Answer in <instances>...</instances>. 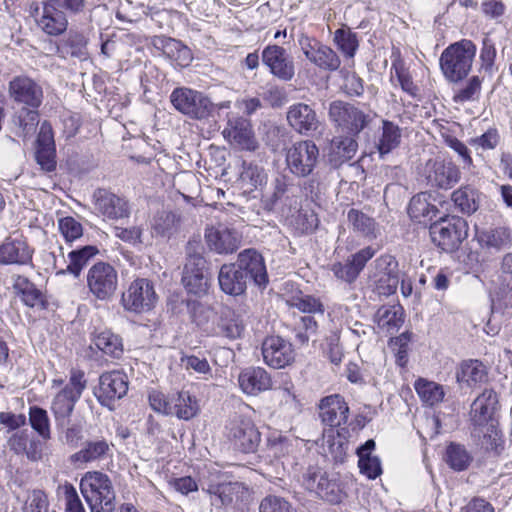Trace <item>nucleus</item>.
Instances as JSON below:
<instances>
[{"mask_svg":"<svg viewBox=\"0 0 512 512\" xmlns=\"http://www.w3.org/2000/svg\"><path fill=\"white\" fill-rule=\"evenodd\" d=\"M264 362L275 369L284 368L294 360L292 344L280 336H268L262 343Z\"/></svg>","mask_w":512,"mask_h":512,"instance_id":"a211bd4d","label":"nucleus"},{"mask_svg":"<svg viewBox=\"0 0 512 512\" xmlns=\"http://www.w3.org/2000/svg\"><path fill=\"white\" fill-rule=\"evenodd\" d=\"M96 210L107 219H121L129 216L128 202L109 191L98 189L94 193Z\"/></svg>","mask_w":512,"mask_h":512,"instance_id":"5701e85b","label":"nucleus"},{"mask_svg":"<svg viewBox=\"0 0 512 512\" xmlns=\"http://www.w3.org/2000/svg\"><path fill=\"white\" fill-rule=\"evenodd\" d=\"M173 107L192 119H204L212 111L213 104L203 93L187 88H175L170 95Z\"/></svg>","mask_w":512,"mask_h":512,"instance_id":"39448f33","label":"nucleus"},{"mask_svg":"<svg viewBox=\"0 0 512 512\" xmlns=\"http://www.w3.org/2000/svg\"><path fill=\"white\" fill-rule=\"evenodd\" d=\"M476 51V45L469 39H462L445 48L439 64L446 80L457 83L466 78L471 71Z\"/></svg>","mask_w":512,"mask_h":512,"instance_id":"f257e3e1","label":"nucleus"},{"mask_svg":"<svg viewBox=\"0 0 512 512\" xmlns=\"http://www.w3.org/2000/svg\"><path fill=\"white\" fill-rule=\"evenodd\" d=\"M197 243H188L187 261L183 269L182 283L189 293L201 295L206 293L208 278L206 276V260L198 251Z\"/></svg>","mask_w":512,"mask_h":512,"instance_id":"423d86ee","label":"nucleus"},{"mask_svg":"<svg viewBox=\"0 0 512 512\" xmlns=\"http://www.w3.org/2000/svg\"><path fill=\"white\" fill-rule=\"evenodd\" d=\"M466 221L460 217H445L430 225L432 242L445 252H453L466 237Z\"/></svg>","mask_w":512,"mask_h":512,"instance_id":"20e7f679","label":"nucleus"},{"mask_svg":"<svg viewBox=\"0 0 512 512\" xmlns=\"http://www.w3.org/2000/svg\"><path fill=\"white\" fill-rule=\"evenodd\" d=\"M29 421L32 428L43 438H49L50 430L48 416L45 410L39 407L30 408Z\"/></svg>","mask_w":512,"mask_h":512,"instance_id":"13d9d810","label":"nucleus"},{"mask_svg":"<svg viewBox=\"0 0 512 512\" xmlns=\"http://www.w3.org/2000/svg\"><path fill=\"white\" fill-rule=\"evenodd\" d=\"M328 115L338 127L353 134H359L370 121L368 114L343 101L332 102Z\"/></svg>","mask_w":512,"mask_h":512,"instance_id":"9b49d317","label":"nucleus"},{"mask_svg":"<svg viewBox=\"0 0 512 512\" xmlns=\"http://www.w3.org/2000/svg\"><path fill=\"white\" fill-rule=\"evenodd\" d=\"M80 490L91 512L114 511L115 493L112 483L106 474L101 472L86 473L81 479Z\"/></svg>","mask_w":512,"mask_h":512,"instance_id":"f03ea898","label":"nucleus"},{"mask_svg":"<svg viewBox=\"0 0 512 512\" xmlns=\"http://www.w3.org/2000/svg\"><path fill=\"white\" fill-rule=\"evenodd\" d=\"M298 42L305 57L318 68L336 71L340 67L339 56L329 46L307 35L300 36Z\"/></svg>","mask_w":512,"mask_h":512,"instance_id":"f8f14e48","label":"nucleus"},{"mask_svg":"<svg viewBox=\"0 0 512 512\" xmlns=\"http://www.w3.org/2000/svg\"><path fill=\"white\" fill-rule=\"evenodd\" d=\"M259 512H297L295 508L282 497L267 496L259 506Z\"/></svg>","mask_w":512,"mask_h":512,"instance_id":"bf43d9fd","label":"nucleus"},{"mask_svg":"<svg viewBox=\"0 0 512 512\" xmlns=\"http://www.w3.org/2000/svg\"><path fill=\"white\" fill-rule=\"evenodd\" d=\"M87 377L83 370L71 369L69 382L66 384V401L71 402L68 410L71 411L74 403H76L87 387Z\"/></svg>","mask_w":512,"mask_h":512,"instance_id":"a18cd8bd","label":"nucleus"},{"mask_svg":"<svg viewBox=\"0 0 512 512\" xmlns=\"http://www.w3.org/2000/svg\"><path fill=\"white\" fill-rule=\"evenodd\" d=\"M443 137H444L445 144L449 148L454 150L458 154V156L461 158V161L463 163V168H466V167L469 168V167L473 166V159L470 155V151L462 141L457 139L455 136L449 135V134H446Z\"/></svg>","mask_w":512,"mask_h":512,"instance_id":"680f3d73","label":"nucleus"},{"mask_svg":"<svg viewBox=\"0 0 512 512\" xmlns=\"http://www.w3.org/2000/svg\"><path fill=\"white\" fill-rule=\"evenodd\" d=\"M401 141V130L391 121L383 120L382 131L376 142V148L381 156L389 154L397 148Z\"/></svg>","mask_w":512,"mask_h":512,"instance_id":"e433bc0d","label":"nucleus"},{"mask_svg":"<svg viewBox=\"0 0 512 512\" xmlns=\"http://www.w3.org/2000/svg\"><path fill=\"white\" fill-rule=\"evenodd\" d=\"M496 48L493 40L488 36L483 38L482 48L479 55L480 69L490 75L494 72Z\"/></svg>","mask_w":512,"mask_h":512,"instance_id":"5fc2aeb1","label":"nucleus"},{"mask_svg":"<svg viewBox=\"0 0 512 512\" xmlns=\"http://www.w3.org/2000/svg\"><path fill=\"white\" fill-rule=\"evenodd\" d=\"M179 218L173 212H159L151 221V232L155 236L169 237L176 229Z\"/></svg>","mask_w":512,"mask_h":512,"instance_id":"49530a36","label":"nucleus"},{"mask_svg":"<svg viewBox=\"0 0 512 512\" xmlns=\"http://www.w3.org/2000/svg\"><path fill=\"white\" fill-rule=\"evenodd\" d=\"M227 436L231 444L243 453H254L261 441V434L253 421L247 417L235 416L227 425Z\"/></svg>","mask_w":512,"mask_h":512,"instance_id":"1a4fd4ad","label":"nucleus"},{"mask_svg":"<svg viewBox=\"0 0 512 512\" xmlns=\"http://www.w3.org/2000/svg\"><path fill=\"white\" fill-rule=\"evenodd\" d=\"M334 42L343 56L353 63V58L359 47L356 33L346 29H337L334 33Z\"/></svg>","mask_w":512,"mask_h":512,"instance_id":"de8ad7c7","label":"nucleus"},{"mask_svg":"<svg viewBox=\"0 0 512 512\" xmlns=\"http://www.w3.org/2000/svg\"><path fill=\"white\" fill-rule=\"evenodd\" d=\"M11 97L20 103L37 108L42 101V89L32 79L24 76L14 78L9 84Z\"/></svg>","mask_w":512,"mask_h":512,"instance_id":"cd10ccee","label":"nucleus"},{"mask_svg":"<svg viewBox=\"0 0 512 512\" xmlns=\"http://www.w3.org/2000/svg\"><path fill=\"white\" fill-rule=\"evenodd\" d=\"M358 149L356 140L350 136L333 138L330 149V160L335 165H341L351 160Z\"/></svg>","mask_w":512,"mask_h":512,"instance_id":"c9c22d12","label":"nucleus"},{"mask_svg":"<svg viewBox=\"0 0 512 512\" xmlns=\"http://www.w3.org/2000/svg\"><path fill=\"white\" fill-rule=\"evenodd\" d=\"M427 184L433 188L450 189L461 178L459 167L452 161L440 157L429 159L422 171Z\"/></svg>","mask_w":512,"mask_h":512,"instance_id":"9d476101","label":"nucleus"},{"mask_svg":"<svg viewBox=\"0 0 512 512\" xmlns=\"http://www.w3.org/2000/svg\"><path fill=\"white\" fill-rule=\"evenodd\" d=\"M64 0H47L44 4L40 25L50 35H59L64 31Z\"/></svg>","mask_w":512,"mask_h":512,"instance_id":"7c9ffc66","label":"nucleus"},{"mask_svg":"<svg viewBox=\"0 0 512 512\" xmlns=\"http://www.w3.org/2000/svg\"><path fill=\"white\" fill-rule=\"evenodd\" d=\"M475 238L480 247L490 253H498L512 245V231L503 226L477 230Z\"/></svg>","mask_w":512,"mask_h":512,"instance_id":"a878e982","label":"nucleus"},{"mask_svg":"<svg viewBox=\"0 0 512 512\" xmlns=\"http://www.w3.org/2000/svg\"><path fill=\"white\" fill-rule=\"evenodd\" d=\"M319 409L322 422L329 427H338L348 420L349 407L339 394L323 398Z\"/></svg>","mask_w":512,"mask_h":512,"instance_id":"b1692460","label":"nucleus"},{"mask_svg":"<svg viewBox=\"0 0 512 512\" xmlns=\"http://www.w3.org/2000/svg\"><path fill=\"white\" fill-rule=\"evenodd\" d=\"M31 260V251L21 239L7 240L0 246V263L26 264Z\"/></svg>","mask_w":512,"mask_h":512,"instance_id":"473e14b6","label":"nucleus"},{"mask_svg":"<svg viewBox=\"0 0 512 512\" xmlns=\"http://www.w3.org/2000/svg\"><path fill=\"white\" fill-rule=\"evenodd\" d=\"M148 400L150 407L158 413L164 415L171 414V395L167 397L161 391L152 390L149 392Z\"/></svg>","mask_w":512,"mask_h":512,"instance_id":"0e129e2a","label":"nucleus"},{"mask_svg":"<svg viewBox=\"0 0 512 512\" xmlns=\"http://www.w3.org/2000/svg\"><path fill=\"white\" fill-rule=\"evenodd\" d=\"M445 460L455 471H463L468 468L472 457L464 446L451 443L446 449Z\"/></svg>","mask_w":512,"mask_h":512,"instance_id":"8fccbe9b","label":"nucleus"},{"mask_svg":"<svg viewBox=\"0 0 512 512\" xmlns=\"http://www.w3.org/2000/svg\"><path fill=\"white\" fill-rule=\"evenodd\" d=\"M317 328L318 325L313 316H302L296 323V338L301 344H305L309 341L310 337L316 335Z\"/></svg>","mask_w":512,"mask_h":512,"instance_id":"4d7b16f0","label":"nucleus"},{"mask_svg":"<svg viewBox=\"0 0 512 512\" xmlns=\"http://www.w3.org/2000/svg\"><path fill=\"white\" fill-rule=\"evenodd\" d=\"M375 321L380 328L392 332L398 329L404 321L403 309L397 305L382 306L375 314Z\"/></svg>","mask_w":512,"mask_h":512,"instance_id":"79ce46f5","label":"nucleus"},{"mask_svg":"<svg viewBox=\"0 0 512 512\" xmlns=\"http://www.w3.org/2000/svg\"><path fill=\"white\" fill-rule=\"evenodd\" d=\"M375 253L376 250L373 247L367 246L351 255L345 262L332 264L331 271L337 279L349 284L353 283Z\"/></svg>","mask_w":512,"mask_h":512,"instance_id":"aec40b11","label":"nucleus"},{"mask_svg":"<svg viewBox=\"0 0 512 512\" xmlns=\"http://www.w3.org/2000/svg\"><path fill=\"white\" fill-rule=\"evenodd\" d=\"M158 301L153 283L146 278L135 279L123 292L121 302L125 310L144 313L152 310Z\"/></svg>","mask_w":512,"mask_h":512,"instance_id":"0eeeda50","label":"nucleus"},{"mask_svg":"<svg viewBox=\"0 0 512 512\" xmlns=\"http://www.w3.org/2000/svg\"><path fill=\"white\" fill-rule=\"evenodd\" d=\"M374 291L380 296H389L396 292L400 272L395 257L384 254L374 261V271L370 275Z\"/></svg>","mask_w":512,"mask_h":512,"instance_id":"6e6552de","label":"nucleus"},{"mask_svg":"<svg viewBox=\"0 0 512 512\" xmlns=\"http://www.w3.org/2000/svg\"><path fill=\"white\" fill-rule=\"evenodd\" d=\"M481 86L482 79L479 76H472L463 87L455 92L453 101L455 103H465L477 100L481 93Z\"/></svg>","mask_w":512,"mask_h":512,"instance_id":"603ef678","label":"nucleus"},{"mask_svg":"<svg viewBox=\"0 0 512 512\" xmlns=\"http://www.w3.org/2000/svg\"><path fill=\"white\" fill-rule=\"evenodd\" d=\"M18 124L24 137L33 135L39 124L38 112L34 109L23 108L18 115Z\"/></svg>","mask_w":512,"mask_h":512,"instance_id":"6e6d98bb","label":"nucleus"},{"mask_svg":"<svg viewBox=\"0 0 512 512\" xmlns=\"http://www.w3.org/2000/svg\"><path fill=\"white\" fill-rule=\"evenodd\" d=\"M415 390L420 399L428 406L440 403L445 395L442 385L422 378L415 382Z\"/></svg>","mask_w":512,"mask_h":512,"instance_id":"c03bdc74","label":"nucleus"},{"mask_svg":"<svg viewBox=\"0 0 512 512\" xmlns=\"http://www.w3.org/2000/svg\"><path fill=\"white\" fill-rule=\"evenodd\" d=\"M108 450L109 445L104 440L89 442L85 448L71 455L70 459L75 464H83L103 457Z\"/></svg>","mask_w":512,"mask_h":512,"instance_id":"09e8293b","label":"nucleus"},{"mask_svg":"<svg viewBox=\"0 0 512 512\" xmlns=\"http://www.w3.org/2000/svg\"><path fill=\"white\" fill-rule=\"evenodd\" d=\"M216 509H229L242 502L248 494L247 487L240 482L209 483L203 488Z\"/></svg>","mask_w":512,"mask_h":512,"instance_id":"2eb2a0df","label":"nucleus"},{"mask_svg":"<svg viewBox=\"0 0 512 512\" xmlns=\"http://www.w3.org/2000/svg\"><path fill=\"white\" fill-rule=\"evenodd\" d=\"M487 374V369L482 362L471 359L462 362L457 372V380L471 386L486 381Z\"/></svg>","mask_w":512,"mask_h":512,"instance_id":"4c0bfd02","label":"nucleus"},{"mask_svg":"<svg viewBox=\"0 0 512 512\" xmlns=\"http://www.w3.org/2000/svg\"><path fill=\"white\" fill-rule=\"evenodd\" d=\"M430 209L431 206L425 197L417 195L412 197L409 202L408 214L412 219L420 222L422 218L428 217Z\"/></svg>","mask_w":512,"mask_h":512,"instance_id":"e2e57ef3","label":"nucleus"},{"mask_svg":"<svg viewBox=\"0 0 512 512\" xmlns=\"http://www.w3.org/2000/svg\"><path fill=\"white\" fill-rule=\"evenodd\" d=\"M98 253L96 246L87 245L80 249L69 252V265L66 266V273L79 277L81 271L88 265L89 261Z\"/></svg>","mask_w":512,"mask_h":512,"instance_id":"37998d69","label":"nucleus"},{"mask_svg":"<svg viewBox=\"0 0 512 512\" xmlns=\"http://www.w3.org/2000/svg\"><path fill=\"white\" fill-rule=\"evenodd\" d=\"M498 404V397L492 389H485L472 403L470 417L475 427L492 423L493 415ZM493 427V424H490Z\"/></svg>","mask_w":512,"mask_h":512,"instance_id":"393cba45","label":"nucleus"},{"mask_svg":"<svg viewBox=\"0 0 512 512\" xmlns=\"http://www.w3.org/2000/svg\"><path fill=\"white\" fill-rule=\"evenodd\" d=\"M262 62L269 72L281 81H291L295 76L293 57L279 45L266 46L261 54Z\"/></svg>","mask_w":512,"mask_h":512,"instance_id":"dca6fc26","label":"nucleus"},{"mask_svg":"<svg viewBox=\"0 0 512 512\" xmlns=\"http://www.w3.org/2000/svg\"><path fill=\"white\" fill-rule=\"evenodd\" d=\"M263 99L272 107H281L287 101V94L283 87L268 85L263 92Z\"/></svg>","mask_w":512,"mask_h":512,"instance_id":"774afa93","label":"nucleus"},{"mask_svg":"<svg viewBox=\"0 0 512 512\" xmlns=\"http://www.w3.org/2000/svg\"><path fill=\"white\" fill-rule=\"evenodd\" d=\"M222 135L232 146L241 150L253 151L257 148V140L250 120L237 114H228Z\"/></svg>","mask_w":512,"mask_h":512,"instance_id":"ddd939ff","label":"nucleus"},{"mask_svg":"<svg viewBox=\"0 0 512 512\" xmlns=\"http://www.w3.org/2000/svg\"><path fill=\"white\" fill-rule=\"evenodd\" d=\"M93 342L99 350L111 357L119 358L123 353L122 339L110 330L96 333Z\"/></svg>","mask_w":512,"mask_h":512,"instance_id":"a19ab883","label":"nucleus"},{"mask_svg":"<svg viewBox=\"0 0 512 512\" xmlns=\"http://www.w3.org/2000/svg\"><path fill=\"white\" fill-rule=\"evenodd\" d=\"M13 288L21 297L22 302L31 308L45 307V300L42 292L36 288L27 277L21 275H13Z\"/></svg>","mask_w":512,"mask_h":512,"instance_id":"2f4dec72","label":"nucleus"},{"mask_svg":"<svg viewBox=\"0 0 512 512\" xmlns=\"http://www.w3.org/2000/svg\"><path fill=\"white\" fill-rule=\"evenodd\" d=\"M127 391L126 375L119 371H113L100 376L99 385L94 389V395L102 406L113 410L115 401L124 397Z\"/></svg>","mask_w":512,"mask_h":512,"instance_id":"4468645a","label":"nucleus"},{"mask_svg":"<svg viewBox=\"0 0 512 512\" xmlns=\"http://www.w3.org/2000/svg\"><path fill=\"white\" fill-rule=\"evenodd\" d=\"M235 264L247 275L248 281L252 280L258 287L267 285L268 275L264 259L255 249L250 248L240 252Z\"/></svg>","mask_w":512,"mask_h":512,"instance_id":"412c9836","label":"nucleus"},{"mask_svg":"<svg viewBox=\"0 0 512 512\" xmlns=\"http://www.w3.org/2000/svg\"><path fill=\"white\" fill-rule=\"evenodd\" d=\"M306 489L316 493L321 499L338 503L341 501V493L338 484L329 480L326 473L321 470H308L304 477Z\"/></svg>","mask_w":512,"mask_h":512,"instance_id":"4be33fe9","label":"nucleus"},{"mask_svg":"<svg viewBox=\"0 0 512 512\" xmlns=\"http://www.w3.org/2000/svg\"><path fill=\"white\" fill-rule=\"evenodd\" d=\"M349 224L355 232L368 238H376L378 227L375 220L357 209H350L347 214Z\"/></svg>","mask_w":512,"mask_h":512,"instance_id":"ea45409f","label":"nucleus"},{"mask_svg":"<svg viewBox=\"0 0 512 512\" xmlns=\"http://www.w3.org/2000/svg\"><path fill=\"white\" fill-rule=\"evenodd\" d=\"M199 412L197 399L188 391H180L171 395V414L180 420H190Z\"/></svg>","mask_w":512,"mask_h":512,"instance_id":"72a5a7b5","label":"nucleus"},{"mask_svg":"<svg viewBox=\"0 0 512 512\" xmlns=\"http://www.w3.org/2000/svg\"><path fill=\"white\" fill-rule=\"evenodd\" d=\"M358 466L361 473L366 475L369 479H375L382 473L380 460L374 456H361L358 461Z\"/></svg>","mask_w":512,"mask_h":512,"instance_id":"338daca9","label":"nucleus"},{"mask_svg":"<svg viewBox=\"0 0 512 512\" xmlns=\"http://www.w3.org/2000/svg\"><path fill=\"white\" fill-rule=\"evenodd\" d=\"M392 68L395 70V75L401 86V89L411 97H417L419 94V88L416 84H414L412 77L405 70V68L399 63L395 62L393 63Z\"/></svg>","mask_w":512,"mask_h":512,"instance_id":"052dcab7","label":"nucleus"},{"mask_svg":"<svg viewBox=\"0 0 512 512\" xmlns=\"http://www.w3.org/2000/svg\"><path fill=\"white\" fill-rule=\"evenodd\" d=\"M218 326L221 334L229 339L239 338L244 332L242 320L230 310H226L222 313Z\"/></svg>","mask_w":512,"mask_h":512,"instance_id":"3c124183","label":"nucleus"},{"mask_svg":"<svg viewBox=\"0 0 512 512\" xmlns=\"http://www.w3.org/2000/svg\"><path fill=\"white\" fill-rule=\"evenodd\" d=\"M205 239L208 247L218 254L233 253L240 245L238 233L224 226L208 228Z\"/></svg>","mask_w":512,"mask_h":512,"instance_id":"bb28decb","label":"nucleus"},{"mask_svg":"<svg viewBox=\"0 0 512 512\" xmlns=\"http://www.w3.org/2000/svg\"><path fill=\"white\" fill-rule=\"evenodd\" d=\"M117 271L108 263L98 262L88 271L87 283L90 291L99 299L111 296L117 287Z\"/></svg>","mask_w":512,"mask_h":512,"instance_id":"f3484780","label":"nucleus"},{"mask_svg":"<svg viewBox=\"0 0 512 512\" xmlns=\"http://www.w3.org/2000/svg\"><path fill=\"white\" fill-rule=\"evenodd\" d=\"M289 126L301 135H313L320 130L321 122L316 111L308 104L296 103L287 111Z\"/></svg>","mask_w":512,"mask_h":512,"instance_id":"6ab92c4d","label":"nucleus"},{"mask_svg":"<svg viewBox=\"0 0 512 512\" xmlns=\"http://www.w3.org/2000/svg\"><path fill=\"white\" fill-rule=\"evenodd\" d=\"M35 159L45 171H52L56 167L55 147H36Z\"/></svg>","mask_w":512,"mask_h":512,"instance_id":"69168bd1","label":"nucleus"},{"mask_svg":"<svg viewBox=\"0 0 512 512\" xmlns=\"http://www.w3.org/2000/svg\"><path fill=\"white\" fill-rule=\"evenodd\" d=\"M319 157V148L312 140L297 141L285 152L287 169L298 178L312 176L319 163Z\"/></svg>","mask_w":512,"mask_h":512,"instance_id":"7ed1b4c3","label":"nucleus"},{"mask_svg":"<svg viewBox=\"0 0 512 512\" xmlns=\"http://www.w3.org/2000/svg\"><path fill=\"white\" fill-rule=\"evenodd\" d=\"M238 382L242 391L248 395H257L272 386L270 375L262 367H248L242 370Z\"/></svg>","mask_w":512,"mask_h":512,"instance_id":"c756f323","label":"nucleus"},{"mask_svg":"<svg viewBox=\"0 0 512 512\" xmlns=\"http://www.w3.org/2000/svg\"><path fill=\"white\" fill-rule=\"evenodd\" d=\"M480 192L469 186H461L452 193V201L463 214L471 215L480 206Z\"/></svg>","mask_w":512,"mask_h":512,"instance_id":"f704fd0d","label":"nucleus"},{"mask_svg":"<svg viewBox=\"0 0 512 512\" xmlns=\"http://www.w3.org/2000/svg\"><path fill=\"white\" fill-rule=\"evenodd\" d=\"M291 307H295L303 313H319L323 315L324 306L321 301L311 295H300L288 300Z\"/></svg>","mask_w":512,"mask_h":512,"instance_id":"864d4df0","label":"nucleus"},{"mask_svg":"<svg viewBox=\"0 0 512 512\" xmlns=\"http://www.w3.org/2000/svg\"><path fill=\"white\" fill-rule=\"evenodd\" d=\"M218 282L224 293L239 296L247 289L248 277L235 263L223 264L219 270Z\"/></svg>","mask_w":512,"mask_h":512,"instance_id":"c85d7f7f","label":"nucleus"},{"mask_svg":"<svg viewBox=\"0 0 512 512\" xmlns=\"http://www.w3.org/2000/svg\"><path fill=\"white\" fill-rule=\"evenodd\" d=\"M163 54L176 65L186 67L192 60L190 49L180 41L172 38H164L160 40Z\"/></svg>","mask_w":512,"mask_h":512,"instance_id":"58836bf2","label":"nucleus"}]
</instances>
